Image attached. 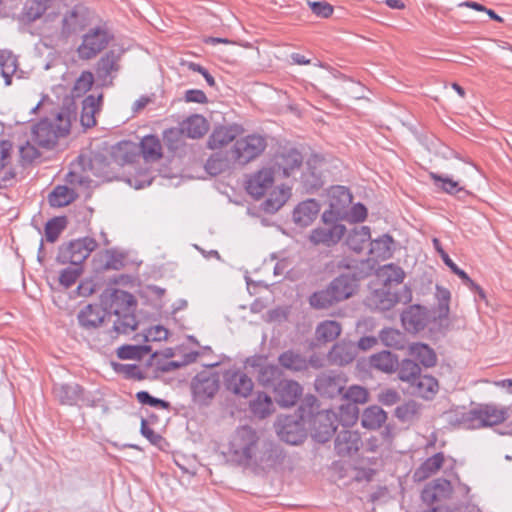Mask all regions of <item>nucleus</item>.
Wrapping results in <instances>:
<instances>
[{
    "label": "nucleus",
    "mask_w": 512,
    "mask_h": 512,
    "mask_svg": "<svg viewBox=\"0 0 512 512\" xmlns=\"http://www.w3.org/2000/svg\"><path fill=\"white\" fill-rule=\"evenodd\" d=\"M228 455L238 465L263 470L274 469L282 465L285 459L281 447L248 425L238 427L231 435Z\"/></svg>",
    "instance_id": "1"
},
{
    "label": "nucleus",
    "mask_w": 512,
    "mask_h": 512,
    "mask_svg": "<svg viewBox=\"0 0 512 512\" xmlns=\"http://www.w3.org/2000/svg\"><path fill=\"white\" fill-rule=\"evenodd\" d=\"M74 113L62 108L53 120L43 119L32 128V140L40 147L52 149L58 139L69 134Z\"/></svg>",
    "instance_id": "2"
},
{
    "label": "nucleus",
    "mask_w": 512,
    "mask_h": 512,
    "mask_svg": "<svg viewBox=\"0 0 512 512\" xmlns=\"http://www.w3.org/2000/svg\"><path fill=\"white\" fill-rule=\"evenodd\" d=\"M509 408L495 404H484L471 409L462 416V424L469 429L498 425L508 417Z\"/></svg>",
    "instance_id": "3"
},
{
    "label": "nucleus",
    "mask_w": 512,
    "mask_h": 512,
    "mask_svg": "<svg viewBox=\"0 0 512 512\" xmlns=\"http://www.w3.org/2000/svg\"><path fill=\"white\" fill-rule=\"evenodd\" d=\"M95 239L84 237L59 247L57 261L60 264L81 265L97 247Z\"/></svg>",
    "instance_id": "4"
},
{
    "label": "nucleus",
    "mask_w": 512,
    "mask_h": 512,
    "mask_svg": "<svg viewBox=\"0 0 512 512\" xmlns=\"http://www.w3.org/2000/svg\"><path fill=\"white\" fill-rule=\"evenodd\" d=\"M266 139L257 134L248 135L235 141L231 148L232 158L238 165H246L259 157L266 149Z\"/></svg>",
    "instance_id": "5"
},
{
    "label": "nucleus",
    "mask_w": 512,
    "mask_h": 512,
    "mask_svg": "<svg viewBox=\"0 0 512 512\" xmlns=\"http://www.w3.org/2000/svg\"><path fill=\"white\" fill-rule=\"evenodd\" d=\"M112 39L110 32L103 26L90 29L83 35L77 52L81 59L89 60L104 50Z\"/></svg>",
    "instance_id": "6"
},
{
    "label": "nucleus",
    "mask_w": 512,
    "mask_h": 512,
    "mask_svg": "<svg viewBox=\"0 0 512 512\" xmlns=\"http://www.w3.org/2000/svg\"><path fill=\"white\" fill-rule=\"evenodd\" d=\"M347 384V377L343 372L326 371L319 374L315 379V390L327 398L341 396Z\"/></svg>",
    "instance_id": "7"
},
{
    "label": "nucleus",
    "mask_w": 512,
    "mask_h": 512,
    "mask_svg": "<svg viewBox=\"0 0 512 512\" xmlns=\"http://www.w3.org/2000/svg\"><path fill=\"white\" fill-rule=\"evenodd\" d=\"M337 415L331 410L318 412L312 420V435L319 443L327 442L336 431Z\"/></svg>",
    "instance_id": "8"
},
{
    "label": "nucleus",
    "mask_w": 512,
    "mask_h": 512,
    "mask_svg": "<svg viewBox=\"0 0 512 512\" xmlns=\"http://www.w3.org/2000/svg\"><path fill=\"white\" fill-rule=\"evenodd\" d=\"M219 380L215 375L200 374L192 382V393L195 402L206 405L217 393Z\"/></svg>",
    "instance_id": "9"
},
{
    "label": "nucleus",
    "mask_w": 512,
    "mask_h": 512,
    "mask_svg": "<svg viewBox=\"0 0 512 512\" xmlns=\"http://www.w3.org/2000/svg\"><path fill=\"white\" fill-rule=\"evenodd\" d=\"M346 232L343 224L322 225L310 232L309 241L314 246L332 247L339 243Z\"/></svg>",
    "instance_id": "10"
},
{
    "label": "nucleus",
    "mask_w": 512,
    "mask_h": 512,
    "mask_svg": "<svg viewBox=\"0 0 512 512\" xmlns=\"http://www.w3.org/2000/svg\"><path fill=\"white\" fill-rule=\"evenodd\" d=\"M302 391L301 385L291 379L280 380L273 389L275 400L282 407L294 406L301 397Z\"/></svg>",
    "instance_id": "11"
},
{
    "label": "nucleus",
    "mask_w": 512,
    "mask_h": 512,
    "mask_svg": "<svg viewBox=\"0 0 512 512\" xmlns=\"http://www.w3.org/2000/svg\"><path fill=\"white\" fill-rule=\"evenodd\" d=\"M226 389L234 395L248 397L254 387L250 377L240 370H229L224 376Z\"/></svg>",
    "instance_id": "12"
},
{
    "label": "nucleus",
    "mask_w": 512,
    "mask_h": 512,
    "mask_svg": "<svg viewBox=\"0 0 512 512\" xmlns=\"http://www.w3.org/2000/svg\"><path fill=\"white\" fill-rule=\"evenodd\" d=\"M362 445L361 436L357 431L344 429L340 431L334 442V448L340 457H350L356 454Z\"/></svg>",
    "instance_id": "13"
},
{
    "label": "nucleus",
    "mask_w": 512,
    "mask_h": 512,
    "mask_svg": "<svg viewBox=\"0 0 512 512\" xmlns=\"http://www.w3.org/2000/svg\"><path fill=\"white\" fill-rule=\"evenodd\" d=\"M401 321L406 331L417 333L429 323V314L424 307L412 305L401 314Z\"/></svg>",
    "instance_id": "14"
},
{
    "label": "nucleus",
    "mask_w": 512,
    "mask_h": 512,
    "mask_svg": "<svg viewBox=\"0 0 512 512\" xmlns=\"http://www.w3.org/2000/svg\"><path fill=\"white\" fill-rule=\"evenodd\" d=\"M356 356V344L343 340L333 345L328 352L327 359L332 365L345 366L353 362Z\"/></svg>",
    "instance_id": "15"
},
{
    "label": "nucleus",
    "mask_w": 512,
    "mask_h": 512,
    "mask_svg": "<svg viewBox=\"0 0 512 512\" xmlns=\"http://www.w3.org/2000/svg\"><path fill=\"white\" fill-rule=\"evenodd\" d=\"M277 434L282 441L291 445L300 444L305 437L301 425L292 417L279 420Z\"/></svg>",
    "instance_id": "16"
},
{
    "label": "nucleus",
    "mask_w": 512,
    "mask_h": 512,
    "mask_svg": "<svg viewBox=\"0 0 512 512\" xmlns=\"http://www.w3.org/2000/svg\"><path fill=\"white\" fill-rule=\"evenodd\" d=\"M13 145L10 141H0V188L7 187L16 177L14 168L9 167Z\"/></svg>",
    "instance_id": "17"
},
{
    "label": "nucleus",
    "mask_w": 512,
    "mask_h": 512,
    "mask_svg": "<svg viewBox=\"0 0 512 512\" xmlns=\"http://www.w3.org/2000/svg\"><path fill=\"white\" fill-rule=\"evenodd\" d=\"M273 183V172L270 169H262L248 180L246 189L251 196L259 199L266 194Z\"/></svg>",
    "instance_id": "18"
},
{
    "label": "nucleus",
    "mask_w": 512,
    "mask_h": 512,
    "mask_svg": "<svg viewBox=\"0 0 512 512\" xmlns=\"http://www.w3.org/2000/svg\"><path fill=\"white\" fill-rule=\"evenodd\" d=\"M302 162L301 153L294 148L284 149L275 157V167L278 171H282L285 177H289L294 170L299 169Z\"/></svg>",
    "instance_id": "19"
},
{
    "label": "nucleus",
    "mask_w": 512,
    "mask_h": 512,
    "mask_svg": "<svg viewBox=\"0 0 512 512\" xmlns=\"http://www.w3.org/2000/svg\"><path fill=\"white\" fill-rule=\"evenodd\" d=\"M86 26L85 8L75 6L67 11L62 19L61 33L65 37L81 31Z\"/></svg>",
    "instance_id": "20"
},
{
    "label": "nucleus",
    "mask_w": 512,
    "mask_h": 512,
    "mask_svg": "<svg viewBox=\"0 0 512 512\" xmlns=\"http://www.w3.org/2000/svg\"><path fill=\"white\" fill-rule=\"evenodd\" d=\"M328 287L333 295V299L338 303L350 298L355 293L357 280L353 276L342 274L335 278Z\"/></svg>",
    "instance_id": "21"
},
{
    "label": "nucleus",
    "mask_w": 512,
    "mask_h": 512,
    "mask_svg": "<svg viewBox=\"0 0 512 512\" xmlns=\"http://www.w3.org/2000/svg\"><path fill=\"white\" fill-rule=\"evenodd\" d=\"M106 315V310L99 305L88 304L79 311L77 319L81 327L89 330L100 327Z\"/></svg>",
    "instance_id": "22"
},
{
    "label": "nucleus",
    "mask_w": 512,
    "mask_h": 512,
    "mask_svg": "<svg viewBox=\"0 0 512 512\" xmlns=\"http://www.w3.org/2000/svg\"><path fill=\"white\" fill-rule=\"evenodd\" d=\"M109 310L114 315L135 310L137 301L134 296L124 290L114 289L109 295Z\"/></svg>",
    "instance_id": "23"
},
{
    "label": "nucleus",
    "mask_w": 512,
    "mask_h": 512,
    "mask_svg": "<svg viewBox=\"0 0 512 512\" xmlns=\"http://www.w3.org/2000/svg\"><path fill=\"white\" fill-rule=\"evenodd\" d=\"M278 364L281 369L293 373L305 372L309 369L307 358L300 352L289 349L278 356Z\"/></svg>",
    "instance_id": "24"
},
{
    "label": "nucleus",
    "mask_w": 512,
    "mask_h": 512,
    "mask_svg": "<svg viewBox=\"0 0 512 512\" xmlns=\"http://www.w3.org/2000/svg\"><path fill=\"white\" fill-rule=\"evenodd\" d=\"M241 133L242 129L238 125L217 127L209 136L207 146L213 150L219 149L232 142Z\"/></svg>",
    "instance_id": "25"
},
{
    "label": "nucleus",
    "mask_w": 512,
    "mask_h": 512,
    "mask_svg": "<svg viewBox=\"0 0 512 512\" xmlns=\"http://www.w3.org/2000/svg\"><path fill=\"white\" fill-rule=\"evenodd\" d=\"M233 164H237L236 160L232 158L230 151H218L213 153L206 161L205 170L212 176H217L229 170Z\"/></svg>",
    "instance_id": "26"
},
{
    "label": "nucleus",
    "mask_w": 512,
    "mask_h": 512,
    "mask_svg": "<svg viewBox=\"0 0 512 512\" xmlns=\"http://www.w3.org/2000/svg\"><path fill=\"white\" fill-rule=\"evenodd\" d=\"M320 210L317 201L309 199L301 202L293 211V220L301 227H307L316 218Z\"/></svg>",
    "instance_id": "27"
},
{
    "label": "nucleus",
    "mask_w": 512,
    "mask_h": 512,
    "mask_svg": "<svg viewBox=\"0 0 512 512\" xmlns=\"http://www.w3.org/2000/svg\"><path fill=\"white\" fill-rule=\"evenodd\" d=\"M53 394L61 404L72 406L82 399V388L76 383L55 384Z\"/></svg>",
    "instance_id": "28"
},
{
    "label": "nucleus",
    "mask_w": 512,
    "mask_h": 512,
    "mask_svg": "<svg viewBox=\"0 0 512 512\" xmlns=\"http://www.w3.org/2000/svg\"><path fill=\"white\" fill-rule=\"evenodd\" d=\"M451 492L452 485L450 481L439 478L434 480L423 490L422 497L424 501L433 503L448 498Z\"/></svg>",
    "instance_id": "29"
},
{
    "label": "nucleus",
    "mask_w": 512,
    "mask_h": 512,
    "mask_svg": "<svg viewBox=\"0 0 512 512\" xmlns=\"http://www.w3.org/2000/svg\"><path fill=\"white\" fill-rule=\"evenodd\" d=\"M103 95L97 97L88 95L82 102L81 123L84 127L90 128L96 125L95 115L100 111Z\"/></svg>",
    "instance_id": "30"
},
{
    "label": "nucleus",
    "mask_w": 512,
    "mask_h": 512,
    "mask_svg": "<svg viewBox=\"0 0 512 512\" xmlns=\"http://www.w3.org/2000/svg\"><path fill=\"white\" fill-rule=\"evenodd\" d=\"M180 127L183 134L192 139L201 138L209 130L207 120L199 114L188 117L181 123Z\"/></svg>",
    "instance_id": "31"
},
{
    "label": "nucleus",
    "mask_w": 512,
    "mask_h": 512,
    "mask_svg": "<svg viewBox=\"0 0 512 512\" xmlns=\"http://www.w3.org/2000/svg\"><path fill=\"white\" fill-rule=\"evenodd\" d=\"M352 203V195L344 186L332 187L329 192V207L336 210L338 215H347L346 209Z\"/></svg>",
    "instance_id": "32"
},
{
    "label": "nucleus",
    "mask_w": 512,
    "mask_h": 512,
    "mask_svg": "<svg viewBox=\"0 0 512 512\" xmlns=\"http://www.w3.org/2000/svg\"><path fill=\"white\" fill-rule=\"evenodd\" d=\"M413 394L431 399L438 389V381L430 375H419L411 384Z\"/></svg>",
    "instance_id": "33"
},
{
    "label": "nucleus",
    "mask_w": 512,
    "mask_h": 512,
    "mask_svg": "<svg viewBox=\"0 0 512 512\" xmlns=\"http://www.w3.org/2000/svg\"><path fill=\"white\" fill-rule=\"evenodd\" d=\"M387 420V413L379 406L373 405L367 407L362 414V426L370 429H379Z\"/></svg>",
    "instance_id": "34"
},
{
    "label": "nucleus",
    "mask_w": 512,
    "mask_h": 512,
    "mask_svg": "<svg viewBox=\"0 0 512 512\" xmlns=\"http://www.w3.org/2000/svg\"><path fill=\"white\" fill-rule=\"evenodd\" d=\"M444 461L445 456L442 452L434 454L421 464V466L415 471L414 477L419 481L431 477L440 470Z\"/></svg>",
    "instance_id": "35"
},
{
    "label": "nucleus",
    "mask_w": 512,
    "mask_h": 512,
    "mask_svg": "<svg viewBox=\"0 0 512 512\" xmlns=\"http://www.w3.org/2000/svg\"><path fill=\"white\" fill-rule=\"evenodd\" d=\"M409 355L427 368L435 366L437 362L435 351L424 343L411 344L409 346Z\"/></svg>",
    "instance_id": "36"
},
{
    "label": "nucleus",
    "mask_w": 512,
    "mask_h": 512,
    "mask_svg": "<svg viewBox=\"0 0 512 512\" xmlns=\"http://www.w3.org/2000/svg\"><path fill=\"white\" fill-rule=\"evenodd\" d=\"M369 362L372 368L384 373H392L396 371L398 366L397 357L389 351L373 354Z\"/></svg>",
    "instance_id": "37"
},
{
    "label": "nucleus",
    "mask_w": 512,
    "mask_h": 512,
    "mask_svg": "<svg viewBox=\"0 0 512 512\" xmlns=\"http://www.w3.org/2000/svg\"><path fill=\"white\" fill-rule=\"evenodd\" d=\"M57 0H28L24 7V18L28 22L40 19L45 12L52 8Z\"/></svg>",
    "instance_id": "38"
},
{
    "label": "nucleus",
    "mask_w": 512,
    "mask_h": 512,
    "mask_svg": "<svg viewBox=\"0 0 512 512\" xmlns=\"http://www.w3.org/2000/svg\"><path fill=\"white\" fill-rule=\"evenodd\" d=\"M100 269L120 270L125 266V255L113 249L105 250L98 254Z\"/></svg>",
    "instance_id": "39"
},
{
    "label": "nucleus",
    "mask_w": 512,
    "mask_h": 512,
    "mask_svg": "<svg viewBox=\"0 0 512 512\" xmlns=\"http://www.w3.org/2000/svg\"><path fill=\"white\" fill-rule=\"evenodd\" d=\"M119 57L113 52L106 53L97 63L96 74L104 83L111 76L112 72L119 70Z\"/></svg>",
    "instance_id": "40"
},
{
    "label": "nucleus",
    "mask_w": 512,
    "mask_h": 512,
    "mask_svg": "<svg viewBox=\"0 0 512 512\" xmlns=\"http://www.w3.org/2000/svg\"><path fill=\"white\" fill-rule=\"evenodd\" d=\"M140 150L146 161H157L162 157L160 140L154 135L145 136L140 143Z\"/></svg>",
    "instance_id": "41"
},
{
    "label": "nucleus",
    "mask_w": 512,
    "mask_h": 512,
    "mask_svg": "<svg viewBox=\"0 0 512 512\" xmlns=\"http://www.w3.org/2000/svg\"><path fill=\"white\" fill-rule=\"evenodd\" d=\"M392 244L393 238L388 234H384L378 239L370 241L369 253L377 259H388L392 256Z\"/></svg>",
    "instance_id": "42"
},
{
    "label": "nucleus",
    "mask_w": 512,
    "mask_h": 512,
    "mask_svg": "<svg viewBox=\"0 0 512 512\" xmlns=\"http://www.w3.org/2000/svg\"><path fill=\"white\" fill-rule=\"evenodd\" d=\"M283 370L275 364H267L258 371L257 380L263 387H275L282 379Z\"/></svg>",
    "instance_id": "43"
},
{
    "label": "nucleus",
    "mask_w": 512,
    "mask_h": 512,
    "mask_svg": "<svg viewBox=\"0 0 512 512\" xmlns=\"http://www.w3.org/2000/svg\"><path fill=\"white\" fill-rule=\"evenodd\" d=\"M379 339L386 347L396 350H402L407 344L406 335L400 330L394 328H385L381 330Z\"/></svg>",
    "instance_id": "44"
},
{
    "label": "nucleus",
    "mask_w": 512,
    "mask_h": 512,
    "mask_svg": "<svg viewBox=\"0 0 512 512\" xmlns=\"http://www.w3.org/2000/svg\"><path fill=\"white\" fill-rule=\"evenodd\" d=\"M77 197L75 191L67 186H57L48 196V202L52 207H64L72 203Z\"/></svg>",
    "instance_id": "45"
},
{
    "label": "nucleus",
    "mask_w": 512,
    "mask_h": 512,
    "mask_svg": "<svg viewBox=\"0 0 512 512\" xmlns=\"http://www.w3.org/2000/svg\"><path fill=\"white\" fill-rule=\"evenodd\" d=\"M370 228L361 226L354 229L347 238V245L355 252H361L367 244L370 243Z\"/></svg>",
    "instance_id": "46"
},
{
    "label": "nucleus",
    "mask_w": 512,
    "mask_h": 512,
    "mask_svg": "<svg viewBox=\"0 0 512 512\" xmlns=\"http://www.w3.org/2000/svg\"><path fill=\"white\" fill-rule=\"evenodd\" d=\"M373 301L376 305V308L381 311H386L390 310L397 303L402 301V297L395 292H391L388 288H383L375 292Z\"/></svg>",
    "instance_id": "47"
},
{
    "label": "nucleus",
    "mask_w": 512,
    "mask_h": 512,
    "mask_svg": "<svg viewBox=\"0 0 512 512\" xmlns=\"http://www.w3.org/2000/svg\"><path fill=\"white\" fill-rule=\"evenodd\" d=\"M134 312L135 310H131L115 315L113 328L117 333L129 334L136 330L138 322Z\"/></svg>",
    "instance_id": "48"
},
{
    "label": "nucleus",
    "mask_w": 512,
    "mask_h": 512,
    "mask_svg": "<svg viewBox=\"0 0 512 512\" xmlns=\"http://www.w3.org/2000/svg\"><path fill=\"white\" fill-rule=\"evenodd\" d=\"M430 178L434 181V184L437 188L441 189L447 194L456 195L458 193H463L465 195L468 194V191L465 190L458 181H454L453 179L442 176L437 173L431 172Z\"/></svg>",
    "instance_id": "49"
},
{
    "label": "nucleus",
    "mask_w": 512,
    "mask_h": 512,
    "mask_svg": "<svg viewBox=\"0 0 512 512\" xmlns=\"http://www.w3.org/2000/svg\"><path fill=\"white\" fill-rule=\"evenodd\" d=\"M378 275L383 280L384 288L390 287L393 283L400 284L405 277L403 269L394 264H387L381 267Z\"/></svg>",
    "instance_id": "50"
},
{
    "label": "nucleus",
    "mask_w": 512,
    "mask_h": 512,
    "mask_svg": "<svg viewBox=\"0 0 512 512\" xmlns=\"http://www.w3.org/2000/svg\"><path fill=\"white\" fill-rule=\"evenodd\" d=\"M341 330V325L337 321L327 320L317 326L316 337L320 341L330 342L340 335Z\"/></svg>",
    "instance_id": "51"
},
{
    "label": "nucleus",
    "mask_w": 512,
    "mask_h": 512,
    "mask_svg": "<svg viewBox=\"0 0 512 512\" xmlns=\"http://www.w3.org/2000/svg\"><path fill=\"white\" fill-rule=\"evenodd\" d=\"M398 377L401 381L408 382L411 384L421 374V368L419 365L411 360L404 359L401 363L398 362L397 369Z\"/></svg>",
    "instance_id": "52"
},
{
    "label": "nucleus",
    "mask_w": 512,
    "mask_h": 512,
    "mask_svg": "<svg viewBox=\"0 0 512 512\" xmlns=\"http://www.w3.org/2000/svg\"><path fill=\"white\" fill-rule=\"evenodd\" d=\"M250 408L255 416L265 418L271 414L273 402L271 397L266 393H259L257 397L251 401Z\"/></svg>",
    "instance_id": "53"
},
{
    "label": "nucleus",
    "mask_w": 512,
    "mask_h": 512,
    "mask_svg": "<svg viewBox=\"0 0 512 512\" xmlns=\"http://www.w3.org/2000/svg\"><path fill=\"white\" fill-rule=\"evenodd\" d=\"M419 413L420 405L413 400L405 402L395 409V416L402 422L413 421L418 418Z\"/></svg>",
    "instance_id": "54"
},
{
    "label": "nucleus",
    "mask_w": 512,
    "mask_h": 512,
    "mask_svg": "<svg viewBox=\"0 0 512 512\" xmlns=\"http://www.w3.org/2000/svg\"><path fill=\"white\" fill-rule=\"evenodd\" d=\"M309 303L315 309H327L336 304L337 301L333 299V295L329 287H327L326 289L314 292L309 297Z\"/></svg>",
    "instance_id": "55"
},
{
    "label": "nucleus",
    "mask_w": 512,
    "mask_h": 512,
    "mask_svg": "<svg viewBox=\"0 0 512 512\" xmlns=\"http://www.w3.org/2000/svg\"><path fill=\"white\" fill-rule=\"evenodd\" d=\"M65 217H55L49 220L45 225V237L50 243H54L58 240L62 231L66 228Z\"/></svg>",
    "instance_id": "56"
},
{
    "label": "nucleus",
    "mask_w": 512,
    "mask_h": 512,
    "mask_svg": "<svg viewBox=\"0 0 512 512\" xmlns=\"http://www.w3.org/2000/svg\"><path fill=\"white\" fill-rule=\"evenodd\" d=\"M369 393L366 388L359 385H352L344 390L341 399L352 404H363L368 401Z\"/></svg>",
    "instance_id": "57"
},
{
    "label": "nucleus",
    "mask_w": 512,
    "mask_h": 512,
    "mask_svg": "<svg viewBox=\"0 0 512 512\" xmlns=\"http://www.w3.org/2000/svg\"><path fill=\"white\" fill-rule=\"evenodd\" d=\"M94 83V76L90 71H83L72 89L73 97H81L89 91Z\"/></svg>",
    "instance_id": "58"
},
{
    "label": "nucleus",
    "mask_w": 512,
    "mask_h": 512,
    "mask_svg": "<svg viewBox=\"0 0 512 512\" xmlns=\"http://www.w3.org/2000/svg\"><path fill=\"white\" fill-rule=\"evenodd\" d=\"M288 193L285 189L279 188L274 190L270 196L266 199L264 205L265 210L268 212H274L279 210L286 202Z\"/></svg>",
    "instance_id": "59"
},
{
    "label": "nucleus",
    "mask_w": 512,
    "mask_h": 512,
    "mask_svg": "<svg viewBox=\"0 0 512 512\" xmlns=\"http://www.w3.org/2000/svg\"><path fill=\"white\" fill-rule=\"evenodd\" d=\"M359 409L352 403L342 404L340 406V420L344 425L353 424L358 419Z\"/></svg>",
    "instance_id": "60"
},
{
    "label": "nucleus",
    "mask_w": 512,
    "mask_h": 512,
    "mask_svg": "<svg viewBox=\"0 0 512 512\" xmlns=\"http://www.w3.org/2000/svg\"><path fill=\"white\" fill-rule=\"evenodd\" d=\"M0 66L2 70V75L6 79V84L9 85L11 83V76L17 70L16 59L11 55H8L6 57L4 55H1Z\"/></svg>",
    "instance_id": "61"
},
{
    "label": "nucleus",
    "mask_w": 512,
    "mask_h": 512,
    "mask_svg": "<svg viewBox=\"0 0 512 512\" xmlns=\"http://www.w3.org/2000/svg\"><path fill=\"white\" fill-rule=\"evenodd\" d=\"M145 354L151 352L150 346H123L118 350V356L121 359H134L141 356V353Z\"/></svg>",
    "instance_id": "62"
},
{
    "label": "nucleus",
    "mask_w": 512,
    "mask_h": 512,
    "mask_svg": "<svg viewBox=\"0 0 512 512\" xmlns=\"http://www.w3.org/2000/svg\"><path fill=\"white\" fill-rule=\"evenodd\" d=\"M81 274L79 266L64 269L59 277V282L66 288L73 286Z\"/></svg>",
    "instance_id": "63"
},
{
    "label": "nucleus",
    "mask_w": 512,
    "mask_h": 512,
    "mask_svg": "<svg viewBox=\"0 0 512 512\" xmlns=\"http://www.w3.org/2000/svg\"><path fill=\"white\" fill-rule=\"evenodd\" d=\"M137 400L143 405H149L151 407H158L162 409H168L170 404L159 398L151 396L147 391H140L136 394Z\"/></svg>",
    "instance_id": "64"
}]
</instances>
